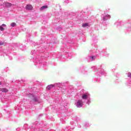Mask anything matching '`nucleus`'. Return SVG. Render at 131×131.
<instances>
[{
    "instance_id": "obj_1",
    "label": "nucleus",
    "mask_w": 131,
    "mask_h": 131,
    "mask_svg": "<svg viewBox=\"0 0 131 131\" xmlns=\"http://www.w3.org/2000/svg\"><path fill=\"white\" fill-rule=\"evenodd\" d=\"M26 10H28L29 11H31L32 9H33V7L32 6V5H27L26 7Z\"/></svg>"
},
{
    "instance_id": "obj_14",
    "label": "nucleus",
    "mask_w": 131,
    "mask_h": 131,
    "mask_svg": "<svg viewBox=\"0 0 131 131\" xmlns=\"http://www.w3.org/2000/svg\"><path fill=\"white\" fill-rule=\"evenodd\" d=\"M0 46H5V42H0Z\"/></svg>"
},
{
    "instance_id": "obj_6",
    "label": "nucleus",
    "mask_w": 131,
    "mask_h": 131,
    "mask_svg": "<svg viewBox=\"0 0 131 131\" xmlns=\"http://www.w3.org/2000/svg\"><path fill=\"white\" fill-rule=\"evenodd\" d=\"M45 9H48V6L47 5H45V6H42L40 8V11H42V10H45Z\"/></svg>"
},
{
    "instance_id": "obj_12",
    "label": "nucleus",
    "mask_w": 131,
    "mask_h": 131,
    "mask_svg": "<svg viewBox=\"0 0 131 131\" xmlns=\"http://www.w3.org/2000/svg\"><path fill=\"white\" fill-rule=\"evenodd\" d=\"M92 61H93V60H95L96 59V56H92Z\"/></svg>"
},
{
    "instance_id": "obj_5",
    "label": "nucleus",
    "mask_w": 131,
    "mask_h": 131,
    "mask_svg": "<svg viewBox=\"0 0 131 131\" xmlns=\"http://www.w3.org/2000/svg\"><path fill=\"white\" fill-rule=\"evenodd\" d=\"M0 91L3 93H7L8 92V90L6 88L0 89Z\"/></svg>"
},
{
    "instance_id": "obj_16",
    "label": "nucleus",
    "mask_w": 131,
    "mask_h": 131,
    "mask_svg": "<svg viewBox=\"0 0 131 131\" xmlns=\"http://www.w3.org/2000/svg\"><path fill=\"white\" fill-rule=\"evenodd\" d=\"M105 17H110V15H106Z\"/></svg>"
},
{
    "instance_id": "obj_7",
    "label": "nucleus",
    "mask_w": 131,
    "mask_h": 131,
    "mask_svg": "<svg viewBox=\"0 0 131 131\" xmlns=\"http://www.w3.org/2000/svg\"><path fill=\"white\" fill-rule=\"evenodd\" d=\"M82 99H83L84 100H86V99H88V95L86 94H83L82 96Z\"/></svg>"
},
{
    "instance_id": "obj_2",
    "label": "nucleus",
    "mask_w": 131,
    "mask_h": 131,
    "mask_svg": "<svg viewBox=\"0 0 131 131\" xmlns=\"http://www.w3.org/2000/svg\"><path fill=\"white\" fill-rule=\"evenodd\" d=\"M4 27H7V25L5 24H2V25L0 26V30H1V31L5 30V28Z\"/></svg>"
},
{
    "instance_id": "obj_13",
    "label": "nucleus",
    "mask_w": 131,
    "mask_h": 131,
    "mask_svg": "<svg viewBox=\"0 0 131 131\" xmlns=\"http://www.w3.org/2000/svg\"><path fill=\"white\" fill-rule=\"evenodd\" d=\"M128 77H130V78H131V73H128Z\"/></svg>"
},
{
    "instance_id": "obj_11",
    "label": "nucleus",
    "mask_w": 131,
    "mask_h": 131,
    "mask_svg": "<svg viewBox=\"0 0 131 131\" xmlns=\"http://www.w3.org/2000/svg\"><path fill=\"white\" fill-rule=\"evenodd\" d=\"M33 100L34 101V102H37V101H38V99L37 98H34L33 99Z\"/></svg>"
},
{
    "instance_id": "obj_9",
    "label": "nucleus",
    "mask_w": 131,
    "mask_h": 131,
    "mask_svg": "<svg viewBox=\"0 0 131 131\" xmlns=\"http://www.w3.org/2000/svg\"><path fill=\"white\" fill-rule=\"evenodd\" d=\"M11 26H12V27H15V26H16V23H11Z\"/></svg>"
},
{
    "instance_id": "obj_15",
    "label": "nucleus",
    "mask_w": 131,
    "mask_h": 131,
    "mask_svg": "<svg viewBox=\"0 0 131 131\" xmlns=\"http://www.w3.org/2000/svg\"><path fill=\"white\" fill-rule=\"evenodd\" d=\"M30 98H33V96H32V95H30Z\"/></svg>"
},
{
    "instance_id": "obj_8",
    "label": "nucleus",
    "mask_w": 131,
    "mask_h": 131,
    "mask_svg": "<svg viewBox=\"0 0 131 131\" xmlns=\"http://www.w3.org/2000/svg\"><path fill=\"white\" fill-rule=\"evenodd\" d=\"M82 27H87V26H89V24L88 23L82 24Z\"/></svg>"
},
{
    "instance_id": "obj_3",
    "label": "nucleus",
    "mask_w": 131,
    "mask_h": 131,
    "mask_svg": "<svg viewBox=\"0 0 131 131\" xmlns=\"http://www.w3.org/2000/svg\"><path fill=\"white\" fill-rule=\"evenodd\" d=\"M53 88H55V85L54 84H50L47 86V90H51V89H53Z\"/></svg>"
},
{
    "instance_id": "obj_10",
    "label": "nucleus",
    "mask_w": 131,
    "mask_h": 131,
    "mask_svg": "<svg viewBox=\"0 0 131 131\" xmlns=\"http://www.w3.org/2000/svg\"><path fill=\"white\" fill-rule=\"evenodd\" d=\"M6 6H7V7H11V6H12V4L7 3Z\"/></svg>"
},
{
    "instance_id": "obj_17",
    "label": "nucleus",
    "mask_w": 131,
    "mask_h": 131,
    "mask_svg": "<svg viewBox=\"0 0 131 131\" xmlns=\"http://www.w3.org/2000/svg\"><path fill=\"white\" fill-rule=\"evenodd\" d=\"M2 84V82L0 81V85Z\"/></svg>"
},
{
    "instance_id": "obj_4",
    "label": "nucleus",
    "mask_w": 131,
    "mask_h": 131,
    "mask_svg": "<svg viewBox=\"0 0 131 131\" xmlns=\"http://www.w3.org/2000/svg\"><path fill=\"white\" fill-rule=\"evenodd\" d=\"M82 104V101L81 100H79L77 103V106L79 108H80L81 107V104Z\"/></svg>"
}]
</instances>
